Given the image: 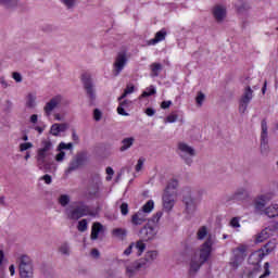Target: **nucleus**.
<instances>
[{
  "label": "nucleus",
  "instance_id": "obj_1",
  "mask_svg": "<svg viewBox=\"0 0 278 278\" xmlns=\"http://www.w3.org/2000/svg\"><path fill=\"white\" fill-rule=\"evenodd\" d=\"M51 151H53V141H51L49 138H42L40 146L36 151L37 164H46L47 160L53 155Z\"/></svg>",
  "mask_w": 278,
  "mask_h": 278
},
{
  "label": "nucleus",
  "instance_id": "obj_2",
  "mask_svg": "<svg viewBox=\"0 0 278 278\" xmlns=\"http://www.w3.org/2000/svg\"><path fill=\"white\" fill-rule=\"evenodd\" d=\"M176 151L179 157L184 160L185 164H188L189 166L192 164V157L197 156V150L194 147L186 141H179L176 146Z\"/></svg>",
  "mask_w": 278,
  "mask_h": 278
},
{
  "label": "nucleus",
  "instance_id": "obj_3",
  "mask_svg": "<svg viewBox=\"0 0 278 278\" xmlns=\"http://www.w3.org/2000/svg\"><path fill=\"white\" fill-rule=\"evenodd\" d=\"M264 250H256L250 254L248 260L250 264L248 267V275L250 277H255V275L262 270V266H260V264H262V260H264Z\"/></svg>",
  "mask_w": 278,
  "mask_h": 278
},
{
  "label": "nucleus",
  "instance_id": "obj_4",
  "mask_svg": "<svg viewBox=\"0 0 278 278\" xmlns=\"http://www.w3.org/2000/svg\"><path fill=\"white\" fill-rule=\"evenodd\" d=\"M214 245V239L208 237L206 241L198 249L193 256L198 257L201 262H207L212 255V247Z\"/></svg>",
  "mask_w": 278,
  "mask_h": 278
},
{
  "label": "nucleus",
  "instance_id": "obj_5",
  "mask_svg": "<svg viewBox=\"0 0 278 278\" xmlns=\"http://www.w3.org/2000/svg\"><path fill=\"white\" fill-rule=\"evenodd\" d=\"M247 260V248L239 247L233 251L232 257L230 258L229 266L231 270H238L242 263Z\"/></svg>",
  "mask_w": 278,
  "mask_h": 278
},
{
  "label": "nucleus",
  "instance_id": "obj_6",
  "mask_svg": "<svg viewBox=\"0 0 278 278\" xmlns=\"http://www.w3.org/2000/svg\"><path fill=\"white\" fill-rule=\"evenodd\" d=\"M86 162H88V155L86 153L77 154L68 164L64 174L66 176L71 175V173H75V170H79L81 166H86Z\"/></svg>",
  "mask_w": 278,
  "mask_h": 278
},
{
  "label": "nucleus",
  "instance_id": "obj_7",
  "mask_svg": "<svg viewBox=\"0 0 278 278\" xmlns=\"http://www.w3.org/2000/svg\"><path fill=\"white\" fill-rule=\"evenodd\" d=\"M139 236L141 240H143L144 242H149L150 240H155V236H157V226L151 223H148L146 226H143L140 229Z\"/></svg>",
  "mask_w": 278,
  "mask_h": 278
},
{
  "label": "nucleus",
  "instance_id": "obj_8",
  "mask_svg": "<svg viewBox=\"0 0 278 278\" xmlns=\"http://www.w3.org/2000/svg\"><path fill=\"white\" fill-rule=\"evenodd\" d=\"M127 53L125 52H119L116 58L115 61L113 63V73L115 75V77H117V75H121V73H123V70L125 68V66H127Z\"/></svg>",
  "mask_w": 278,
  "mask_h": 278
},
{
  "label": "nucleus",
  "instance_id": "obj_9",
  "mask_svg": "<svg viewBox=\"0 0 278 278\" xmlns=\"http://www.w3.org/2000/svg\"><path fill=\"white\" fill-rule=\"evenodd\" d=\"M253 99V89L251 87H245L243 94L239 101V112L240 114H244L247 112V108L251 103Z\"/></svg>",
  "mask_w": 278,
  "mask_h": 278
},
{
  "label": "nucleus",
  "instance_id": "obj_10",
  "mask_svg": "<svg viewBox=\"0 0 278 278\" xmlns=\"http://www.w3.org/2000/svg\"><path fill=\"white\" fill-rule=\"evenodd\" d=\"M73 149V143H66V142H60L56 146V154L54 155V161L58 164H62L64 160H66V152L65 151H71Z\"/></svg>",
  "mask_w": 278,
  "mask_h": 278
},
{
  "label": "nucleus",
  "instance_id": "obj_11",
  "mask_svg": "<svg viewBox=\"0 0 278 278\" xmlns=\"http://www.w3.org/2000/svg\"><path fill=\"white\" fill-rule=\"evenodd\" d=\"M212 15L214 21H216L217 23H225L227 18V7L223 4H215L212 8Z\"/></svg>",
  "mask_w": 278,
  "mask_h": 278
},
{
  "label": "nucleus",
  "instance_id": "obj_12",
  "mask_svg": "<svg viewBox=\"0 0 278 278\" xmlns=\"http://www.w3.org/2000/svg\"><path fill=\"white\" fill-rule=\"evenodd\" d=\"M62 100L63 98L60 94L51 98L43 106L45 116H50L51 114H53V110L60 106V104L62 103Z\"/></svg>",
  "mask_w": 278,
  "mask_h": 278
},
{
  "label": "nucleus",
  "instance_id": "obj_13",
  "mask_svg": "<svg viewBox=\"0 0 278 278\" xmlns=\"http://www.w3.org/2000/svg\"><path fill=\"white\" fill-rule=\"evenodd\" d=\"M163 208L165 212H170L173 207H175V203H177V195L175 193H165L163 194Z\"/></svg>",
  "mask_w": 278,
  "mask_h": 278
},
{
  "label": "nucleus",
  "instance_id": "obj_14",
  "mask_svg": "<svg viewBox=\"0 0 278 278\" xmlns=\"http://www.w3.org/2000/svg\"><path fill=\"white\" fill-rule=\"evenodd\" d=\"M159 255L160 253L157 251L151 250V251H148L144 254V257L139 260V262L143 264V268H149V266H151V264H153L155 260H157Z\"/></svg>",
  "mask_w": 278,
  "mask_h": 278
},
{
  "label": "nucleus",
  "instance_id": "obj_15",
  "mask_svg": "<svg viewBox=\"0 0 278 278\" xmlns=\"http://www.w3.org/2000/svg\"><path fill=\"white\" fill-rule=\"evenodd\" d=\"M273 201V194L270 193H265L262 195H258L255 200H254V207L255 210L262 211L264 210V207H266V204Z\"/></svg>",
  "mask_w": 278,
  "mask_h": 278
},
{
  "label": "nucleus",
  "instance_id": "obj_16",
  "mask_svg": "<svg viewBox=\"0 0 278 278\" xmlns=\"http://www.w3.org/2000/svg\"><path fill=\"white\" fill-rule=\"evenodd\" d=\"M25 108L27 110H36L38 108V96L36 91H29L25 96Z\"/></svg>",
  "mask_w": 278,
  "mask_h": 278
},
{
  "label": "nucleus",
  "instance_id": "obj_17",
  "mask_svg": "<svg viewBox=\"0 0 278 278\" xmlns=\"http://www.w3.org/2000/svg\"><path fill=\"white\" fill-rule=\"evenodd\" d=\"M68 129V124L66 123H55L50 126L49 135L55 138L60 137V134H64Z\"/></svg>",
  "mask_w": 278,
  "mask_h": 278
},
{
  "label": "nucleus",
  "instance_id": "obj_18",
  "mask_svg": "<svg viewBox=\"0 0 278 278\" xmlns=\"http://www.w3.org/2000/svg\"><path fill=\"white\" fill-rule=\"evenodd\" d=\"M273 236V228L267 227L263 229L261 232L256 233L254 237L255 244H262L265 240H268Z\"/></svg>",
  "mask_w": 278,
  "mask_h": 278
},
{
  "label": "nucleus",
  "instance_id": "obj_19",
  "mask_svg": "<svg viewBox=\"0 0 278 278\" xmlns=\"http://www.w3.org/2000/svg\"><path fill=\"white\" fill-rule=\"evenodd\" d=\"M203 264L205 263L201 262V260L198 256H192L191 262L189 264V275L193 277V275L198 274L199 270H201Z\"/></svg>",
  "mask_w": 278,
  "mask_h": 278
},
{
  "label": "nucleus",
  "instance_id": "obj_20",
  "mask_svg": "<svg viewBox=\"0 0 278 278\" xmlns=\"http://www.w3.org/2000/svg\"><path fill=\"white\" fill-rule=\"evenodd\" d=\"M29 123L33 124V129H35V131H37L39 136H41V134H45V129H47V124H38V114L30 115Z\"/></svg>",
  "mask_w": 278,
  "mask_h": 278
},
{
  "label": "nucleus",
  "instance_id": "obj_21",
  "mask_svg": "<svg viewBox=\"0 0 278 278\" xmlns=\"http://www.w3.org/2000/svg\"><path fill=\"white\" fill-rule=\"evenodd\" d=\"M142 268H144V263L137 261L126 266V275L127 277H135L136 273H138V270H142Z\"/></svg>",
  "mask_w": 278,
  "mask_h": 278
},
{
  "label": "nucleus",
  "instance_id": "obj_22",
  "mask_svg": "<svg viewBox=\"0 0 278 278\" xmlns=\"http://www.w3.org/2000/svg\"><path fill=\"white\" fill-rule=\"evenodd\" d=\"M147 218L148 215L141 211H138L131 216L130 223L134 225V227H140V225H144V223H147Z\"/></svg>",
  "mask_w": 278,
  "mask_h": 278
},
{
  "label": "nucleus",
  "instance_id": "obj_23",
  "mask_svg": "<svg viewBox=\"0 0 278 278\" xmlns=\"http://www.w3.org/2000/svg\"><path fill=\"white\" fill-rule=\"evenodd\" d=\"M105 232V226H103L101 223L96 222L92 224L91 227V240H98L99 236Z\"/></svg>",
  "mask_w": 278,
  "mask_h": 278
},
{
  "label": "nucleus",
  "instance_id": "obj_24",
  "mask_svg": "<svg viewBox=\"0 0 278 278\" xmlns=\"http://www.w3.org/2000/svg\"><path fill=\"white\" fill-rule=\"evenodd\" d=\"M67 216L72 218V220H79L81 216H86V207L77 206L72 211H67Z\"/></svg>",
  "mask_w": 278,
  "mask_h": 278
},
{
  "label": "nucleus",
  "instance_id": "obj_25",
  "mask_svg": "<svg viewBox=\"0 0 278 278\" xmlns=\"http://www.w3.org/2000/svg\"><path fill=\"white\" fill-rule=\"evenodd\" d=\"M164 40H166V30H160V31H157L156 34H155V36H154V38H152V39H150L149 41H148V45H150V46H155V45H157L159 42H162V41H164Z\"/></svg>",
  "mask_w": 278,
  "mask_h": 278
},
{
  "label": "nucleus",
  "instance_id": "obj_26",
  "mask_svg": "<svg viewBox=\"0 0 278 278\" xmlns=\"http://www.w3.org/2000/svg\"><path fill=\"white\" fill-rule=\"evenodd\" d=\"M134 142H136V138L134 137L124 138L122 140V146L119 148V151L122 152L128 151V149H131V147H134Z\"/></svg>",
  "mask_w": 278,
  "mask_h": 278
},
{
  "label": "nucleus",
  "instance_id": "obj_27",
  "mask_svg": "<svg viewBox=\"0 0 278 278\" xmlns=\"http://www.w3.org/2000/svg\"><path fill=\"white\" fill-rule=\"evenodd\" d=\"M177 188H179V182L177 180H170L165 188V193L177 195Z\"/></svg>",
  "mask_w": 278,
  "mask_h": 278
},
{
  "label": "nucleus",
  "instance_id": "obj_28",
  "mask_svg": "<svg viewBox=\"0 0 278 278\" xmlns=\"http://www.w3.org/2000/svg\"><path fill=\"white\" fill-rule=\"evenodd\" d=\"M155 207V202L153 200H149L139 210V212H142L146 216H149L153 212Z\"/></svg>",
  "mask_w": 278,
  "mask_h": 278
},
{
  "label": "nucleus",
  "instance_id": "obj_29",
  "mask_svg": "<svg viewBox=\"0 0 278 278\" xmlns=\"http://www.w3.org/2000/svg\"><path fill=\"white\" fill-rule=\"evenodd\" d=\"M275 249H277V243L275 241H269L260 250L264 251V256L266 257V255H270Z\"/></svg>",
  "mask_w": 278,
  "mask_h": 278
},
{
  "label": "nucleus",
  "instance_id": "obj_30",
  "mask_svg": "<svg viewBox=\"0 0 278 278\" xmlns=\"http://www.w3.org/2000/svg\"><path fill=\"white\" fill-rule=\"evenodd\" d=\"M185 205H186V211L189 214H192V212H195V210H197V202L192 198H186Z\"/></svg>",
  "mask_w": 278,
  "mask_h": 278
},
{
  "label": "nucleus",
  "instance_id": "obj_31",
  "mask_svg": "<svg viewBox=\"0 0 278 278\" xmlns=\"http://www.w3.org/2000/svg\"><path fill=\"white\" fill-rule=\"evenodd\" d=\"M29 264H30L29 256L22 255L20 257V270H24L25 268H31Z\"/></svg>",
  "mask_w": 278,
  "mask_h": 278
},
{
  "label": "nucleus",
  "instance_id": "obj_32",
  "mask_svg": "<svg viewBox=\"0 0 278 278\" xmlns=\"http://www.w3.org/2000/svg\"><path fill=\"white\" fill-rule=\"evenodd\" d=\"M135 249L137 251V255L140 256L142 253H144V250L147 249V244L144 243V240H139L136 243H134Z\"/></svg>",
  "mask_w": 278,
  "mask_h": 278
},
{
  "label": "nucleus",
  "instance_id": "obj_33",
  "mask_svg": "<svg viewBox=\"0 0 278 278\" xmlns=\"http://www.w3.org/2000/svg\"><path fill=\"white\" fill-rule=\"evenodd\" d=\"M136 90V87L131 84L127 85L124 93L118 98V101H123V99H125V97H129V94H134Z\"/></svg>",
  "mask_w": 278,
  "mask_h": 278
},
{
  "label": "nucleus",
  "instance_id": "obj_34",
  "mask_svg": "<svg viewBox=\"0 0 278 278\" xmlns=\"http://www.w3.org/2000/svg\"><path fill=\"white\" fill-rule=\"evenodd\" d=\"M113 236L115 238H119V240H125L127 238V230L123 228L113 229Z\"/></svg>",
  "mask_w": 278,
  "mask_h": 278
},
{
  "label": "nucleus",
  "instance_id": "obj_35",
  "mask_svg": "<svg viewBox=\"0 0 278 278\" xmlns=\"http://www.w3.org/2000/svg\"><path fill=\"white\" fill-rule=\"evenodd\" d=\"M58 203L62 207H66V205H68V203H71V195H68V194H61L58 198Z\"/></svg>",
  "mask_w": 278,
  "mask_h": 278
},
{
  "label": "nucleus",
  "instance_id": "obj_36",
  "mask_svg": "<svg viewBox=\"0 0 278 278\" xmlns=\"http://www.w3.org/2000/svg\"><path fill=\"white\" fill-rule=\"evenodd\" d=\"M86 92L91 101H94L97 99V90H94V87L92 85H86Z\"/></svg>",
  "mask_w": 278,
  "mask_h": 278
},
{
  "label": "nucleus",
  "instance_id": "obj_37",
  "mask_svg": "<svg viewBox=\"0 0 278 278\" xmlns=\"http://www.w3.org/2000/svg\"><path fill=\"white\" fill-rule=\"evenodd\" d=\"M151 73L153 77H157L160 75V71H162V64L161 63H152L150 65Z\"/></svg>",
  "mask_w": 278,
  "mask_h": 278
},
{
  "label": "nucleus",
  "instance_id": "obj_38",
  "mask_svg": "<svg viewBox=\"0 0 278 278\" xmlns=\"http://www.w3.org/2000/svg\"><path fill=\"white\" fill-rule=\"evenodd\" d=\"M59 253L61 255H71V245L68 243H63L59 247Z\"/></svg>",
  "mask_w": 278,
  "mask_h": 278
},
{
  "label": "nucleus",
  "instance_id": "obj_39",
  "mask_svg": "<svg viewBox=\"0 0 278 278\" xmlns=\"http://www.w3.org/2000/svg\"><path fill=\"white\" fill-rule=\"evenodd\" d=\"M0 4L4 8H14L18 5V0H0Z\"/></svg>",
  "mask_w": 278,
  "mask_h": 278
},
{
  "label": "nucleus",
  "instance_id": "obj_40",
  "mask_svg": "<svg viewBox=\"0 0 278 278\" xmlns=\"http://www.w3.org/2000/svg\"><path fill=\"white\" fill-rule=\"evenodd\" d=\"M195 103L198 108H201L203 103H205V93H203L202 91H199L195 97Z\"/></svg>",
  "mask_w": 278,
  "mask_h": 278
},
{
  "label": "nucleus",
  "instance_id": "obj_41",
  "mask_svg": "<svg viewBox=\"0 0 278 278\" xmlns=\"http://www.w3.org/2000/svg\"><path fill=\"white\" fill-rule=\"evenodd\" d=\"M20 276L21 278H31L33 277L31 267L20 269Z\"/></svg>",
  "mask_w": 278,
  "mask_h": 278
},
{
  "label": "nucleus",
  "instance_id": "obj_42",
  "mask_svg": "<svg viewBox=\"0 0 278 278\" xmlns=\"http://www.w3.org/2000/svg\"><path fill=\"white\" fill-rule=\"evenodd\" d=\"M102 118H103V111H101V109H94L93 121H96V123H99V121H102Z\"/></svg>",
  "mask_w": 278,
  "mask_h": 278
},
{
  "label": "nucleus",
  "instance_id": "obj_43",
  "mask_svg": "<svg viewBox=\"0 0 278 278\" xmlns=\"http://www.w3.org/2000/svg\"><path fill=\"white\" fill-rule=\"evenodd\" d=\"M67 10H71L77 5V0H60Z\"/></svg>",
  "mask_w": 278,
  "mask_h": 278
},
{
  "label": "nucleus",
  "instance_id": "obj_44",
  "mask_svg": "<svg viewBox=\"0 0 278 278\" xmlns=\"http://www.w3.org/2000/svg\"><path fill=\"white\" fill-rule=\"evenodd\" d=\"M156 90H155V87L153 86H150L148 87L141 94V98H144V97H151L153 94H155Z\"/></svg>",
  "mask_w": 278,
  "mask_h": 278
},
{
  "label": "nucleus",
  "instance_id": "obj_45",
  "mask_svg": "<svg viewBox=\"0 0 278 278\" xmlns=\"http://www.w3.org/2000/svg\"><path fill=\"white\" fill-rule=\"evenodd\" d=\"M270 277V264H264V273L258 278H269Z\"/></svg>",
  "mask_w": 278,
  "mask_h": 278
},
{
  "label": "nucleus",
  "instance_id": "obj_46",
  "mask_svg": "<svg viewBox=\"0 0 278 278\" xmlns=\"http://www.w3.org/2000/svg\"><path fill=\"white\" fill-rule=\"evenodd\" d=\"M29 149H34V143H31V142H24V143L20 144L21 153H23L25 151H29Z\"/></svg>",
  "mask_w": 278,
  "mask_h": 278
},
{
  "label": "nucleus",
  "instance_id": "obj_47",
  "mask_svg": "<svg viewBox=\"0 0 278 278\" xmlns=\"http://www.w3.org/2000/svg\"><path fill=\"white\" fill-rule=\"evenodd\" d=\"M142 168H144V159H139L135 166V170H136V173H140V170H142Z\"/></svg>",
  "mask_w": 278,
  "mask_h": 278
},
{
  "label": "nucleus",
  "instance_id": "obj_48",
  "mask_svg": "<svg viewBox=\"0 0 278 278\" xmlns=\"http://www.w3.org/2000/svg\"><path fill=\"white\" fill-rule=\"evenodd\" d=\"M88 229V222L83 219L78 222V231H86Z\"/></svg>",
  "mask_w": 278,
  "mask_h": 278
},
{
  "label": "nucleus",
  "instance_id": "obj_49",
  "mask_svg": "<svg viewBox=\"0 0 278 278\" xmlns=\"http://www.w3.org/2000/svg\"><path fill=\"white\" fill-rule=\"evenodd\" d=\"M207 236V228L206 227H201L198 231V238L199 240H203Z\"/></svg>",
  "mask_w": 278,
  "mask_h": 278
},
{
  "label": "nucleus",
  "instance_id": "obj_50",
  "mask_svg": "<svg viewBox=\"0 0 278 278\" xmlns=\"http://www.w3.org/2000/svg\"><path fill=\"white\" fill-rule=\"evenodd\" d=\"M177 118H179V116L175 113H170L166 119L165 123H177Z\"/></svg>",
  "mask_w": 278,
  "mask_h": 278
},
{
  "label": "nucleus",
  "instance_id": "obj_51",
  "mask_svg": "<svg viewBox=\"0 0 278 278\" xmlns=\"http://www.w3.org/2000/svg\"><path fill=\"white\" fill-rule=\"evenodd\" d=\"M12 77L16 84H21V81H23V75H21V73L14 72Z\"/></svg>",
  "mask_w": 278,
  "mask_h": 278
},
{
  "label": "nucleus",
  "instance_id": "obj_52",
  "mask_svg": "<svg viewBox=\"0 0 278 278\" xmlns=\"http://www.w3.org/2000/svg\"><path fill=\"white\" fill-rule=\"evenodd\" d=\"M230 226H232L233 229H240V219H238L237 217L232 218L230 220Z\"/></svg>",
  "mask_w": 278,
  "mask_h": 278
},
{
  "label": "nucleus",
  "instance_id": "obj_53",
  "mask_svg": "<svg viewBox=\"0 0 278 278\" xmlns=\"http://www.w3.org/2000/svg\"><path fill=\"white\" fill-rule=\"evenodd\" d=\"M121 212L123 216H127V214H129V206L127 205V203H123L121 205Z\"/></svg>",
  "mask_w": 278,
  "mask_h": 278
},
{
  "label": "nucleus",
  "instance_id": "obj_54",
  "mask_svg": "<svg viewBox=\"0 0 278 278\" xmlns=\"http://www.w3.org/2000/svg\"><path fill=\"white\" fill-rule=\"evenodd\" d=\"M100 255H101V253L97 249H92L91 252H90V256L93 260H99Z\"/></svg>",
  "mask_w": 278,
  "mask_h": 278
},
{
  "label": "nucleus",
  "instance_id": "obj_55",
  "mask_svg": "<svg viewBox=\"0 0 278 278\" xmlns=\"http://www.w3.org/2000/svg\"><path fill=\"white\" fill-rule=\"evenodd\" d=\"M119 101V108H129V105H131V101H129V100H118Z\"/></svg>",
  "mask_w": 278,
  "mask_h": 278
},
{
  "label": "nucleus",
  "instance_id": "obj_56",
  "mask_svg": "<svg viewBox=\"0 0 278 278\" xmlns=\"http://www.w3.org/2000/svg\"><path fill=\"white\" fill-rule=\"evenodd\" d=\"M106 179L108 181H111L112 180V176L114 175V169L112 167H106Z\"/></svg>",
  "mask_w": 278,
  "mask_h": 278
},
{
  "label": "nucleus",
  "instance_id": "obj_57",
  "mask_svg": "<svg viewBox=\"0 0 278 278\" xmlns=\"http://www.w3.org/2000/svg\"><path fill=\"white\" fill-rule=\"evenodd\" d=\"M170 105H173V101H170V100H168V101H163V102L161 103L162 110H168V108H169Z\"/></svg>",
  "mask_w": 278,
  "mask_h": 278
},
{
  "label": "nucleus",
  "instance_id": "obj_58",
  "mask_svg": "<svg viewBox=\"0 0 278 278\" xmlns=\"http://www.w3.org/2000/svg\"><path fill=\"white\" fill-rule=\"evenodd\" d=\"M117 114H119L121 116H129V113H127L125 111V108H123V106L117 108Z\"/></svg>",
  "mask_w": 278,
  "mask_h": 278
},
{
  "label": "nucleus",
  "instance_id": "obj_59",
  "mask_svg": "<svg viewBox=\"0 0 278 278\" xmlns=\"http://www.w3.org/2000/svg\"><path fill=\"white\" fill-rule=\"evenodd\" d=\"M134 243H130L129 247L124 251V255L129 256L131 255V251H134Z\"/></svg>",
  "mask_w": 278,
  "mask_h": 278
},
{
  "label": "nucleus",
  "instance_id": "obj_60",
  "mask_svg": "<svg viewBox=\"0 0 278 278\" xmlns=\"http://www.w3.org/2000/svg\"><path fill=\"white\" fill-rule=\"evenodd\" d=\"M53 118H54V121L62 122V121H64L65 117H64V114H62V113H54Z\"/></svg>",
  "mask_w": 278,
  "mask_h": 278
},
{
  "label": "nucleus",
  "instance_id": "obj_61",
  "mask_svg": "<svg viewBox=\"0 0 278 278\" xmlns=\"http://www.w3.org/2000/svg\"><path fill=\"white\" fill-rule=\"evenodd\" d=\"M3 262H5V254L0 250V267L3 266Z\"/></svg>",
  "mask_w": 278,
  "mask_h": 278
},
{
  "label": "nucleus",
  "instance_id": "obj_62",
  "mask_svg": "<svg viewBox=\"0 0 278 278\" xmlns=\"http://www.w3.org/2000/svg\"><path fill=\"white\" fill-rule=\"evenodd\" d=\"M146 114H147V116H154L155 115V110H153L151 108H148L146 110Z\"/></svg>",
  "mask_w": 278,
  "mask_h": 278
},
{
  "label": "nucleus",
  "instance_id": "obj_63",
  "mask_svg": "<svg viewBox=\"0 0 278 278\" xmlns=\"http://www.w3.org/2000/svg\"><path fill=\"white\" fill-rule=\"evenodd\" d=\"M9 273L11 275V277H14L15 273H16V268L14 267V265H11L9 267Z\"/></svg>",
  "mask_w": 278,
  "mask_h": 278
},
{
  "label": "nucleus",
  "instance_id": "obj_64",
  "mask_svg": "<svg viewBox=\"0 0 278 278\" xmlns=\"http://www.w3.org/2000/svg\"><path fill=\"white\" fill-rule=\"evenodd\" d=\"M42 180L45 181V184H51V176H49V175H45L43 177H42Z\"/></svg>",
  "mask_w": 278,
  "mask_h": 278
}]
</instances>
